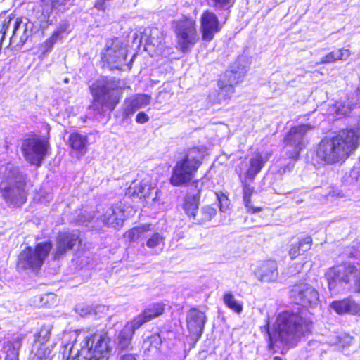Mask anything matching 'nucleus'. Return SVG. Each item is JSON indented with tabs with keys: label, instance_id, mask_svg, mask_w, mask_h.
Listing matches in <instances>:
<instances>
[{
	"label": "nucleus",
	"instance_id": "1",
	"mask_svg": "<svg viewBox=\"0 0 360 360\" xmlns=\"http://www.w3.org/2000/svg\"><path fill=\"white\" fill-rule=\"evenodd\" d=\"M357 103L348 101L338 107V115H346L360 103V86L356 91ZM360 140V120L356 129L341 130L330 138L321 140L317 146L315 160L323 164L332 165L344 162L357 148Z\"/></svg>",
	"mask_w": 360,
	"mask_h": 360
},
{
	"label": "nucleus",
	"instance_id": "2",
	"mask_svg": "<svg viewBox=\"0 0 360 360\" xmlns=\"http://www.w3.org/2000/svg\"><path fill=\"white\" fill-rule=\"evenodd\" d=\"M312 326V314L302 309L280 312L271 328L267 319L261 330L268 338L269 349H274L278 340L288 345H294L302 337L310 333Z\"/></svg>",
	"mask_w": 360,
	"mask_h": 360
},
{
	"label": "nucleus",
	"instance_id": "3",
	"mask_svg": "<svg viewBox=\"0 0 360 360\" xmlns=\"http://www.w3.org/2000/svg\"><path fill=\"white\" fill-rule=\"evenodd\" d=\"M73 342L64 345L63 360H104L110 354L108 338L104 334H89L79 330L70 334Z\"/></svg>",
	"mask_w": 360,
	"mask_h": 360
},
{
	"label": "nucleus",
	"instance_id": "4",
	"mask_svg": "<svg viewBox=\"0 0 360 360\" xmlns=\"http://www.w3.org/2000/svg\"><path fill=\"white\" fill-rule=\"evenodd\" d=\"M91 93L93 102L90 108L102 114L105 109L112 111L115 108L122 97V89L119 80L103 78L92 84Z\"/></svg>",
	"mask_w": 360,
	"mask_h": 360
},
{
	"label": "nucleus",
	"instance_id": "5",
	"mask_svg": "<svg viewBox=\"0 0 360 360\" xmlns=\"http://www.w3.org/2000/svg\"><path fill=\"white\" fill-rule=\"evenodd\" d=\"M206 155L207 150L205 147H194L189 149L186 155L174 167L170 183L174 186L188 184L194 178Z\"/></svg>",
	"mask_w": 360,
	"mask_h": 360
},
{
	"label": "nucleus",
	"instance_id": "6",
	"mask_svg": "<svg viewBox=\"0 0 360 360\" xmlns=\"http://www.w3.org/2000/svg\"><path fill=\"white\" fill-rule=\"evenodd\" d=\"M247 65L244 57H240L231 66L229 70L226 71L224 76L218 82L219 91L210 94L211 101L221 103L229 100L234 93L233 85L238 84L245 76L247 72Z\"/></svg>",
	"mask_w": 360,
	"mask_h": 360
},
{
	"label": "nucleus",
	"instance_id": "7",
	"mask_svg": "<svg viewBox=\"0 0 360 360\" xmlns=\"http://www.w3.org/2000/svg\"><path fill=\"white\" fill-rule=\"evenodd\" d=\"M25 188V176L18 168H11L0 183V194L7 204L18 207L27 200Z\"/></svg>",
	"mask_w": 360,
	"mask_h": 360
},
{
	"label": "nucleus",
	"instance_id": "8",
	"mask_svg": "<svg viewBox=\"0 0 360 360\" xmlns=\"http://www.w3.org/2000/svg\"><path fill=\"white\" fill-rule=\"evenodd\" d=\"M51 248L52 244L49 241L39 243L34 249L31 247L26 248L18 256L17 267L22 270H39Z\"/></svg>",
	"mask_w": 360,
	"mask_h": 360
},
{
	"label": "nucleus",
	"instance_id": "9",
	"mask_svg": "<svg viewBox=\"0 0 360 360\" xmlns=\"http://www.w3.org/2000/svg\"><path fill=\"white\" fill-rule=\"evenodd\" d=\"M175 34L179 49L184 53L187 52L199 40L195 21L184 18L175 22Z\"/></svg>",
	"mask_w": 360,
	"mask_h": 360
},
{
	"label": "nucleus",
	"instance_id": "10",
	"mask_svg": "<svg viewBox=\"0 0 360 360\" xmlns=\"http://www.w3.org/2000/svg\"><path fill=\"white\" fill-rule=\"evenodd\" d=\"M49 142L42 139L32 138L25 140L22 150L25 159L32 165L40 166L46 156Z\"/></svg>",
	"mask_w": 360,
	"mask_h": 360
},
{
	"label": "nucleus",
	"instance_id": "11",
	"mask_svg": "<svg viewBox=\"0 0 360 360\" xmlns=\"http://www.w3.org/2000/svg\"><path fill=\"white\" fill-rule=\"evenodd\" d=\"M289 295L295 303L305 307H314L319 302L318 291L306 283L293 285L290 290Z\"/></svg>",
	"mask_w": 360,
	"mask_h": 360
},
{
	"label": "nucleus",
	"instance_id": "12",
	"mask_svg": "<svg viewBox=\"0 0 360 360\" xmlns=\"http://www.w3.org/2000/svg\"><path fill=\"white\" fill-rule=\"evenodd\" d=\"M357 274V268L351 263H345L334 266L326 273V278L330 290L336 287L338 282L349 283L352 278H355Z\"/></svg>",
	"mask_w": 360,
	"mask_h": 360
},
{
	"label": "nucleus",
	"instance_id": "13",
	"mask_svg": "<svg viewBox=\"0 0 360 360\" xmlns=\"http://www.w3.org/2000/svg\"><path fill=\"white\" fill-rule=\"evenodd\" d=\"M314 127L311 124H300L292 127L285 138L286 146L293 147V151L289 154L290 158H297L300 152L305 146V136Z\"/></svg>",
	"mask_w": 360,
	"mask_h": 360
},
{
	"label": "nucleus",
	"instance_id": "14",
	"mask_svg": "<svg viewBox=\"0 0 360 360\" xmlns=\"http://www.w3.org/2000/svg\"><path fill=\"white\" fill-rule=\"evenodd\" d=\"M79 242V234L78 232H60L56 237V245L52 253L53 259H59L63 257Z\"/></svg>",
	"mask_w": 360,
	"mask_h": 360
},
{
	"label": "nucleus",
	"instance_id": "15",
	"mask_svg": "<svg viewBox=\"0 0 360 360\" xmlns=\"http://www.w3.org/2000/svg\"><path fill=\"white\" fill-rule=\"evenodd\" d=\"M221 25L217 15L210 11H205L200 18V29L203 40L210 41L220 31Z\"/></svg>",
	"mask_w": 360,
	"mask_h": 360
},
{
	"label": "nucleus",
	"instance_id": "16",
	"mask_svg": "<svg viewBox=\"0 0 360 360\" xmlns=\"http://www.w3.org/2000/svg\"><path fill=\"white\" fill-rule=\"evenodd\" d=\"M268 160V155L256 153L251 156L248 162H242L240 168L241 170L245 171V177L253 180L257 174L260 172Z\"/></svg>",
	"mask_w": 360,
	"mask_h": 360
},
{
	"label": "nucleus",
	"instance_id": "17",
	"mask_svg": "<svg viewBox=\"0 0 360 360\" xmlns=\"http://www.w3.org/2000/svg\"><path fill=\"white\" fill-rule=\"evenodd\" d=\"M206 316L204 312L193 308L186 316L187 328L190 333L199 338L203 333Z\"/></svg>",
	"mask_w": 360,
	"mask_h": 360
},
{
	"label": "nucleus",
	"instance_id": "18",
	"mask_svg": "<svg viewBox=\"0 0 360 360\" xmlns=\"http://www.w3.org/2000/svg\"><path fill=\"white\" fill-rule=\"evenodd\" d=\"M255 274L262 282H275L278 278V264L275 260L264 261L259 264Z\"/></svg>",
	"mask_w": 360,
	"mask_h": 360
},
{
	"label": "nucleus",
	"instance_id": "19",
	"mask_svg": "<svg viewBox=\"0 0 360 360\" xmlns=\"http://www.w3.org/2000/svg\"><path fill=\"white\" fill-rule=\"evenodd\" d=\"M100 219L105 225L120 227L124 221V211L120 205H115L108 207Z\"/></svg>",
	"mask_w": 360,
	"mask_h": 360
},
{
	"label": "nucleus",
	"instance_id": "20",
	"mask_svg": "<svg viewBox=\"0 0 360 360\" xmlns=\"http://www.w3.org/2000/svg\"><path fill=\"white\" fill-rule=\"evenodd\" d=\"M134 186L131 185L127 191V194L130 196H136L139 198L155 200L157 198L158 188L149 184L148 180H143L139 185L133 182Z\"/></svg>",
	"mask_w": 360,
	"mask_h": 360
},
{
	"label": "nucleus",
	"instance_id": "21",
	"mask_svg": "<svg viewBox=\"0 0 360 360\" xmlns=\"http://www.w3.org/2000/svg\"><path fill=\"white\" fill-rule=\"evenodd\" d=\"M106 61L113 67L119 68L127 58V51L118 41H113L110 46L106 49L103 57Z\"/></svg>",
	"mask_w": 360,
	"mask_h": 360
},
{
	"label": "nucleus",
	"instance_id": "22",
	"mask_svg": "<svg viewBox=\"0 0 360 360\" xmlns=\"http://www.w3.org/2000/svg\"><path fill=\"white\" fill-rule=\"evenodd\" d=\"M13 24V34L10 37V44L15 42L19 38V41L16 42L17 45L23 44L27 40L31 34L29 30V22H23L20 18H11Z\"/></svg>",
	"mask_w": 360,
	"mask_h": 360
},
{
	"label": "nucleus",
	"instance_id": "23",
	"mask_svg": "<svg viewBox=\"0 0 360 360\" xmlns=\"http://www.w3.org/2000/svg\"><path fill=\"white\" fill-rule=\"evenodd\" d=\"M142 39H144L148 47L153 46L155 50L160 51L162 50L165 37L163 33L158 28L153 27L145 30Z\"/></svg>",
	"mask_w": 360,
	"mask_h": 360
},
{
	"label": "nucleus",
	"instance_id": "24",
	"mask_svg": "<svg viewBox=\"0 0 360 360\" xmlns=\"http://www.w3.org/2000/svg\"><path fill=\"white\" fill-rule=\"evenodd\" d=\"M330 307L339 314L345 313L355 314L358 312L359 308L358 304L350 298L334 301L330 304Z\"/></svg>",
	"mask_w": 360,
	"mask_h": 360
},
{
	"label": "nucleus",
	"instance_id": "25",
	"mask_svg": "<svg viewBox=\"0 0 360 360\" xmlns=\"http://www.w3.org/2000/svg\"><path fill=\"white\" fill-rule=\"evenodd\" d=\"M311 243L312 238L310 236H306L300 239L298 242L292 243L289 250V255L291 259H294L309 250L311 248Z\"/></svg>",
	"mask_w": 360,
	"mask_h": 360
},
{
	"label": "nucleus",
	"instance_id": "26",
	"mask_svg": "<svg viewBox=\"0 0 360 360\" xmlns=\"http://www.w3.org/2000/svg\"><path fill=\"white\" fill-rule=\"evenodd\" d=\"M69 143L72 149L84 155L86 152L88 140L85 135L79 133H72L69 136Z\"/></svg>",
	"mask_w": 360,
	"mask_h": 360
},
{
	"label": "nucleus",
	"instance_id": "27",
	"mask_svg": "<svg viewBox=\"0 0 360 360\" xmlns=\"http://www.w3.org/2000/svg\"><path fill=\"white\" fill-rule=\"evenodd\" d=\"M350 56V51L347 49L334 50L322 57L317 64L332 63L337 60H346Z\"/></svg>",
	"mask_w": 360,
	"mask_h": 360
},
{
	"label": "nucleus",
	"instance_id": "28",
	"mask_svg": "<svg viewBox=\"0 0 360 360\" xmlns=\"http://www.w3.org/2000/svg\"><path fill=\"white\" fill-rule=\"evenodd\" d=\"M255 192L252 186L245 181H243V200L248 211L252 213H257L260 212L261 207H254L251 203V197Z\"/></svg>",
	"mask_w": 360,
	"mask_h": 360
},
{
	"label": "nucleus",
	"instance_id": "29",
	"mask_svg": "<svg viewBox=\"0 0 360 360\" xmlns=\"http://www.w3.org/2000/svg\"><path fill=\"white\" fill-rule=\"evenodd\" d=\"M150 224H144L141 226L134 227L126 233V237L130 241H141L148 235Z\"/></svg>",
	"mask_w": 360,
	"mask_h": 360
},
{
	"label": "nucleus",
	"instance_id": "30",
	"mask_svg": "<svg viewBox=\"0 0 360 360\" xmlns=\"http://www.w3.org/2000/svg\"><path fill=\"white\" fill-rule=\"evenodd\" d=\"M134 333L129 327L124 326L118 335V348L121 350L131 349V342Z\"/></svg>",
	"mask_w": 360,
	"mask_h": 360
},
{
	"label": "nucleus",
	"instance_id": "31",
	"mask_svg": "<svg viewBox=\"0 0 360 360\" xmlns=\"http://www.w3.org/2000/svg\"><path fill=\"white\" fill-rule=\"evenodd\" d=\"M146 245L150 249L160 248L162 249L165 244V237L158 232H151L150 229L148 231V235L146 238Z\"/></svg>",
	"mask_w": 360,
	"mask_h": 360
},
{
	"label": "nucleus",
	"instance_id": "32",
	"mask_svg": "<svg viewBox=\"0 0 360 360\" xmlns=\"http://www.w3.org/2000/svg\"><path fill=\"white\" fill-rule=\"evenodd\" d=\"M198 204L199 199L196 195L188 194L184 200V209L188 215L195 217Z\"/></svg>",
	"mask_w": 360,
	"mask_h": 360
},
{
	"label": "nucleus",
	"instance_id": "33",
	"mask_svg": "<svg viewBox=\"0 0 360 360\" xmlns=\"http://www.w3.org/2000/svg\"><path fill=\"white\" fill-rule=\"evenodd\" d=\"M223 301L225 305L234 312L239 314L243 311V304L235 299L232 292H226L224 295Z\"/></svg>",
	"mask_w": 360,
	"mask_h": 360
},
{
	"label": "nucleus",
	"instance_id": "34",
	"mask_svg": "<svg viewBox=\"0 0 360 360\" xmlns=\"http://www.w3.org/2000/svg\"><path fill=\"white\" fill-rule=\"evenodd\" d=\"M20 347L19 341L7 342L4 349L6 353L5 360H18V350Z\"/></svg>",
	"mask_w": 360,
	"mask_h": 360
},
{
	"label": "nucleus",
	"instance_id": "35",
	"mask_svg": "<svg viewBox=\"0 0 360 360\" xmlns=\"http://www.w3.org/2000/svg\"><path fill=\"white\" fill-rule=\"evenodd\" d=\"M354 338L349 334H343L337 338L335 342H330L331 345H337L339 349L343 352H347V349L353 344Z\"/></svg>",
	"mask_w": 360,
	"mask_h": 360
},
{
	"label": "nucleus",
	"instance_id": "36",
	"mask_svg": "<svg viewBox=\"0 0 360 360\" xmlns=\"http://www.w3.org/2000/svg\"><path fill=\"white\" fill-rule=\"evenodd\" d=\"M164 308L162 304L156 303L148 307L143 313H141L146 319L149 321L163 313Z\"/></svg>",
	"mask_w": 360,
	"mask_h": 360
},
{
	"label": "nucleus",
	"instance_id": "37",
	"mask_svg": "<svg viewBox=\"0 0 360 360\" xmlns=\"http://www.w3.org/2000/svg\"><path fill=\"white\" fill-rule=\"evenodd\" d=\"M138 109L131 98H126L122 105L123 119L130 118Z\"/></svg>",
	"mask_w": 360,
	"mask_h": 360
},
{
	"label": "nucleus",
	"instance_id": "38",
	"mask_svg": "<svg viewBox=\"0 0 360 360\" xmlns=\"http://www.w3.org/2000/svg\"><path fill=\"white\" fill-rule=\"evenodd\" d=\"M211 6L218 12L227 11L233 6L235 0H210Z\"/></svg>",
	"mask_w": 360,
	"mask_h": 360
},
{
	"label": "nucleus",
	"instance_id": "39",
	"mask_svg": "<svg viewBox=\"0 0 360 360\" xmlns=\"http://www.w3.org/2000/svg\"><path fill=\"white\" fill-rule=\"evenodd\" d=\"M130 98L136 105L138 110L147 106L151 100V97L146 94H136Z\"/></svg>",
	"mask_w": 360,
	"mask_h": 360
},
{
	"label": "nucleus",
	"instance_id": "40",
	"mask_svg": "<svg viewBox=\"0 0 360 360\" xmlns=\"http://www.w3.org/2000/svg\"><path fill=\"white\" fill-rule=\"evenodd\" d=\"M52 326L51 325L43 326L38 333L37 342L39 344H45L49 339Z\"/></svg>",
	"mask_w": 360,
	"mask_h": 360
},
{
	"label": "nucleus",
	"instance_id": "41",
	"mask_svg": "<svg viewBox=\"0 0 360 360\" xmlns=\"http://www.w3.org/2000/svg\"><path fill=\"white\" fill-rule=\"evenodd\" d=\"M148 321L146 319V317L142 314H141L134 320L128 322L125 326L129 327L131 332L134 333L136 330L139 329L143 323Z\"/></svg>",
	"mask_w": 360,
	"mask_h": 360
},
{
	"label": "nucleus",
	"instance_id": "42",
	"mask_svg": "<svg viewBox=\"0 0 360 360\" xmlns=\"http://www.w3.org/2000/svg\"><path fill=\"white\" fill-rule=\"evenodd\" d=\"M11 22L12 19L10 16L5 18L3 21L0 22V50L2 48V44L4 40L6 33L11 27Z\"/></svg>",
	"mask_w": 360,
	"mask_h": 360
},
{
	"label": "nucleus",
	"instance_id": "43",
	"mask_svg": "<svg viewBox=\"0 0 360 360\" xmlns=\"http://www.w3.org/2000/svg\"><path fill=\"white\" fill-rule=\"evenodd\" d=\"M41 345L38 347L36 351L35 356L39 360H47L51 357V349L46 347L44 344H40Z\"/></svg>",
	"mask_w": 360,
	"mask_h": 360
},
{
	"label": "nucleus",
	"instance_id": "44",
	"mask_svg": "<svg viewBox=\"0 0 360 360\" xmlns=\"http://www.w3.org/2000/svg\"><path fill=\"white\" fill-rule=\"evenodd\" d=\"M201 214L202 215L201 222L204 223L210 221L216 215L217 210L214 207L206 206L202 209Z\"/></svg>",
	"mask_w": 360,
	"mask_h": 360
},
{
	"label": "nucleus",
	"instance_id": "45",
	"mask_svg": "<svg viewBox=\"0 0 360 360\" xmlns=\"http://www.w3.org/2000/svg\"><path fill=\"white\" fill-rule=\"evenodd\" d=\"M58 39L53 37V35L51 36L49 39H47L41 45V49L42 50L43 53H46L47 52H49L53 45L57 42Z\"/></svg>",
	"mask_w": 360,
	"mask_h": 360
},
{
	"label": "nucleus",
	"instance_id": "46",
	"mask_svg": "<svg viewBox=\"0 0 360 360\" xmlns=\"http://www.w3.org/2000/svg\"><path fill=\"white\" fill-rule=\"evenodd\" d=\"M217 200L219 201V210L222 212H226L229 210V200L228 198L224 194H217Z\"/></svg>",
	"mask_w": 360,
	"mask_h": 360
},
{
	"label": "nucleus",
	"instance_id": "47",
	"mask_svg": "<svg viewBox=\"0 0 360 360\" xmlns=\"http://www.w3.org/2000/svg\"><path fill=\"white\" fill-rule=\"evenodd\" d=\"M69 27V25L65 22H61L58 25V27L56 28V30L53 32L52 35L55 37L58 40L60 39L62 37L63 34L66 32Z\"/></svg>",
	"mask_w": 360,
	"mask_h": 360
},
{
	"label": "nucleus",
	"instance_id": "48",
	"mask_svg": "<svg viewBox=\"0 0 360 360\" xmlns=\"http://www.w3.org/2000/svg\"><path fill=\"white\" fill-rule=\"evenodd\" d=\"M149 117L144 112H139L136 116V122L139 124H144L148 122Z\"/></svg>",
	"mask_w": 360,
	"mask_h": 360
},
{
	"label": "nucleus",
	"instance_id": "49",
	"mask_svg": "<svg viewBox=\"0 0 360 360\" xmlns=\"http://www.w3.org/2000/svg\"><path fill=\"white\" fill-rule=\"evenodd\" d=\"M120 360H137L135 354L120 353Z\"/></svg>",
	"mask_w": 360,
	"mask_h": 360
},
{
	"label": "nucleus",
	"instance_id": "50",
	"mask_svg": "<svg viewBox=\"0 0 360 360\" xmlns=\"http://www.w3.org/2000/svg\"><path fill=\"white\" fill-rule=\"evenodd\" d=\"M160 341V338L159 336H156V335H154V336H152L150 338V342H159Z\"/></svg>",
	"mask_w": 360,
	"mask_h": 360
},
{
	"label": "nucleus",
	"instance_id": "51",
	"mask_svg": "<svg viewBox=\"0 0 360 360\" xmlns=\"http://www.w3.org/2000/svg\"><path fill=\"white\" fill-rule=\"evenodd\" d=\"M274 360H283V359L281 357H279V356H275L274 358Z\"/></svg>",
	"mask_w": 360,
	"mask_h": 360
},
{
	"label": "nucleus",
	"instance_id": "52",
	"mask_svg": "<svg viewBox=\"0 0 360 360\" xmlns=\"http://www.w3.org/2000/svg\"><path fill=\"white\" fill-rule=\"evenodd\" d=\"M66 1H67V0H63L60 4H65V2Z\"/></svg>",
	"mask_w": 360,
	"mask_h": 360
},
{
	"label": "nucleus",
	"instance_id": "53",
	"mask_svg": "<svg viewBox=\"0 0 360 360\" xmlns=\"http://www.w3.org/2000/svg\"><path fill=\"white\" fill-rule=\"evenodd\" d=\"M107 359H108V357H107V358H105L104 360H106Z\"/></svg>",
	"mask_w": 360,
	"mask_h": 360
}]
</instances>
